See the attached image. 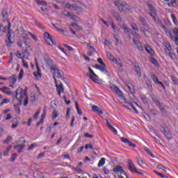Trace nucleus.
Segmentation results:
<instances>
[{"label": "nucleus", "mask_w": 178, "mask_h": 178, "mask_svg": "<svg viewBox=\"0 0 178 178\" xmlns=\"http://www.w3.org/2000/svg\"><path fill=\"white\" fill-rule=\"evenodd\" d=\"M15 98L19 101V105H22L24 99V106H27L29 104V96H27V92L25 90L23 92L22 88H18L15 90Z\"/></svg>", "instance_id": "1"}, {"label": "nucleus", "mask_w": 178, "mask_h": 178, "mask_svg": "<svg viewBox=\"0 0 178 178\" xmlns=\"http://www.w3.org/2000/svg\"><path fill=\"white\" fill-rule=\"evenodd\" d=\"M114 3L115 6H117V8L119 9L120 12H126L129 10V6L126 2L120 3L119 0H115Z\"/></svg>", "instance_id": "2"}, {"label": "nucleus", "mask_w": 178, "mask_h": 178, "mask_svg": "<svg viewBox=\"0 0 178 178\" xmlns=\"http://www.w3.org/2000/svg\"><path fill=\"white\" fill-rule=\"evenodd\" d=\"M44 38L45 42H47V44H48L49 45H51V47L54 45H56V42L52 40V37L51 36V35H49L48 32L44 33Z\"/></svg>", "instance_id": "3"}, {"label": "nucleus", "mask_w": 178, "mask_h": 178, "mask_svg": "<svg viewBox=\"0 0 178 178\" xmlns=\"http://www.w3.org/2000/svg\"><path fill=\"white\" fill-rule=\"evenodd\" d=\"M149 15L151 16V17H152L154 22H155L156 24H160V26L163 27L164 30H166V27H165V26L162 24V20H161L159 17H156V13H149Z\"/></svg>", "instance_id": "4"}, {"label": "nucleus", "mask_w": 178, "mask_h": 178, "mask_svg": "<svg viewBox=\"0 0 178 178\" xmlns=\"http://www.w3.org/2000/svg\"><path fill=\"white\" fill-rule=\"evenodd\" d=\"M50 70H54V76H56V77H58V79H62V77H63V72H62V70L58 69V67H50Z\"/></svg>", "instance_id": "5"}, {"label": "nucleus", "mask_w": 178, "mask_h": 178, "mask_svg": "<svg viewBox=\"0 0 178 178\" xmlns=\"http://www.w3.org/2000/svg\"><path fill=\"white\" fill-rule=\"evenodd\" d=\"M89 70V77L94 81L95 83H97V84H99V82H98V76L94 73V71L91 69V67H88Z\"/></svg>", "instance_id": "6"}, {"label": "nucleus", "mask_w": 178, "mask_h": 178, "mask_svg": "<svg viewBox=\"0 0 178 178\" xmlns=\"http://www.w3.org/2000/svg\"><path fill=\"white\" fill-rule=\"evenodd\" d=\"M128 169L132 173H134L137 170V168H136L134 163H133V161L131 160H128Z\"/></svg>", "instance_id": "7"}, {"label": "nucleus", "mask_w": 178, "mask_h": 178, "mask_svg": "<svg viewBox=\"0 0 178 178\" xmlns=\"http://www.w3.org/2000/svg\"><path fill=\"white\" fill-rule=\"evenodd\" d=\"M121 141L124 144H128L129 147H132V148H136V144H134L131 141L124 137L121 138Z\"/></svg>", "instance_id": "8"}, {"label": "nucleus", "mask_w": 178, "mask_h": 178, "mask_svg": "<svg viewBox=\"0 0 178 178\" xmlns=\"http://www.w3.org/2000/svg\"><path fill=\"white\" fill-rule=\"evenodd\" d=\"M9 90H10V88H9L6 86L0 88V91L3 92L4 94H6L7 95H13V97H15V95H13V92H10V91H9Z\"/></svg>", "instance_id": "9"}, {"label": "nucleus", "mask_w": 178, "mask_h": 178, "mask_svg": "<svg viewBox=\"0 0 178 178\" xmlns=\"http://www.w3.org/2000/svg\"><path fill=\"white\" fill-rule=\"evenodd\" d=\"M7 38L8 40L6 41L7 47H10L13 42H12V31H8L7 33Z\"/></svg>", "instance_id": "10"}, {"label": "nucleus", "mask_w": 178, "mask_h": 178, "mask_svg": "<svg viewBox=\"0 0 178 178\" xmlns=\"http://www.w3.org/2000/svg\"><path fill=\"white\" fill-rule=\"evenodd\" d=\"M56 91L59 95V97H60V92L64 93L65 92V88H63V84L61 83V82L60 83V85L56 84Z\"/></svg>", "instance_id": "11"}, {"label": "nucleus", "mask_w": 178, "mask_h": 178, "mask_svg": "<svg viewBox=\"0 0 178 178\" xmlns=\"http://www.w3.org/2000/svg\"><path fill=\"white\" fill-rule=\"evenodd\" d=\"M92 110L93 111V112H95L97 115H102L104 113V111H102V109L99 108L97 106H92Z\"/></svg>", "instance_id": "12"}, {"label": "nucleus", "mask_w": 178, "mask_h": 178, "mask_svg": "<svg viewBox=\"0 0 178 178\" xmlns=\"http://www.w3.org/2000/svg\"><path fill=\"white\" fill-rule=\"evenodd\" d=\"M139 22H140L143 27H148V22H147V19L144 18V17L140 15Z\"/></svg>", "instance_id": "13"}, {"label": "nucleus", "mask_w": 178, "mask_h": 178, "mask_svg": "<svg viewBox=\"0 0 178 178\" xmlns=\"http://www.w3.org/2000/svg\"><path fill=\"white\" fill-rule=\"evenodd\" d=\"M151 98H152L153 102H154V104H156V106L159 107L162 105V104L159 102V100L158 99L156 96H155V95H152Z\"/></svg>", "instance_id": "14"}, {"label": "nucleus", "mask_w": 178, "mask_h": 178, "mask_svg": "<svg viewBox=\"0 0 178 178\" xmlns=\"http://www.w3.org/2000/svg\"><path fill=\"white\" fill-rule=\"evenodd\" d=\"M134 70H135L136 73L138 76V77H141V69L138 65H134Z\"/></svg>", "instance_id": "15"}, {"label": "nucleus", "mask_w": 178, "mask_h": 178, "mask_svg": "<svg viewBox=\"0 0 178 178\" xmlns=\"http://www.w3.org/2000/svg\"><path fill=\"white\" fill-rule=\"evenodd\" d=\"M24 147H26V145L18 144L14 146V149H17V152L20 153V152H23V148H24Z\"/></svg>", "instance_id": "16"}, {"label": "nucleus", "mask_w": 178, "mask_h": 178, "mask_svg": "<svg viewBox=\"0 0 178 178\" xmlns=\"http://www.w3.org/2000/svg\"><path fill=\"white\" fill-rule=\"evenodd\" d=\"M35 65L38 71L36 72H33V75L35 76V77H41V70H40V67H38V63H37V60H35Z\"/></svg>", "instance_id": "17"}, {"label": "nucleus", "mask_w": 178, "mask_h": 178, "mask_svg": "<svg viewBox=\"0 0 178 178\" xmlns=\"http://www.w3.org/2000/svg\"><path fill=\"white\" fill-rule=\"evenodd\" d=\"M124 170H123V167L120 165H118L117 167L114 168L113 169V172H115V173H118L119 175L120 173H122Z\"/></svg>", "instance_id": "18"}, {"label": "nucleus", "mask_w": 178, "mask_h": 178, "mask_svg": "<svg viewBox=\"0 0 178 178\" xmlns=\"http://www.w3.org/2000/svg\"><path fill=\"white\" fill-rule=\"evenodd\" d=\"M112 15L113 17H115V19L117 20V22H122V17H120V15L116 13L115 10L112 11Z\"/></svg>", "instance_id": "19"}, {"label": "nucleus", "mask_w": 178, "mask_h": 178, "mask_svg": "<svg viewBox=\"0 0 178 178\" xmlns=\"http://www.w3.org/2000/svg\"><path fill=\"white\" fill-rule=\"evenodd\" d=\"M2 17L4 20H7L8 19V10H6V8H3L2 10Z\"/></svg>", "instance_id": "20"}, {"label": "nucleus", "mask_w": 178, "mask_h": 178, "mask_svg": "<svg viewBox=\"0 0 178 178\" xmlns=\"http://www.w3.org/2000/svg\"><path fill=\"white\" fill-rule=\"evenodd\" d=\"M127 87L131 94H136V89H134V86L131 83H129Z\"/></svg>", "instance_id": "21"}, {"label": "nucleus", "mask_w": 178, "mask_h": 178, "mask_svg": "<svg viewBox=\"0 0 178 178\" xmlns=\"http://www.w3.org/2000/svg\"><path fill=\"white\" fill-rule=\"evenodd\" d=\"M152 79L156 84H162V82L159 81V80L158 79V76H156V75L155 74L152 75Z\"/></svg>", "instance_id": "22"}, {"label": "nucleus", "mask_w": 178, "mask_h": 178, "mask_svg": "<svg viewBox=\"0 0 178 178\" xmlns=\"http://www.w3.org/2000/svg\"><path fill=\"white\" fill-rule=\"evenodd\" d=\"M72 9H73V10H78V12H83L84 11V9H83V8H81L76 4H74V6H72Z\"/></svg>", "instance_id": "23"}, {"label": "nucleus", "mask_w": 178, "mask_h": 178, "mask_svg": "<svg viewBox=\"0 0 178 178\" xmlns=\"http://www.w3.org/2000/svg\"><path fill=\"white\" fill-rule=\"evenodd\" d=\"M162 129L164 130V135L165 136V137H167V138H168V140H171L172 139V134H170V132L166 131V129H165V127H162Z\"/></svg>", "instance_id": "24"}, {"label": "nucleus", "mask_w": 178, "mask_h": 178, "mask_svg": "<svg viewBox=\"0 0 178 178\" xmlns=\"http://www.w3.org/2000/svg\"><path fill=\"white\" fill-rule=\"evenodd\" d=\"M158 108L160 109L163 116H168V113L166 112V110H165V108L162 106V104L159 106Z\"/></svg>", "instance_id": "25"}, {"label": "nucleus", "mask_w": 178, "mask_h": 178, "mask_svg": "<svg viewBox=\"0 0 178 178\" xmlns=\"http://www.w3.org/2000/svg\"><path fill=\"white\" fill-rule=\"evenodd\" d=\"M178 0H172L170 3H168V6H173L176 8L177 6Z\"/></svg>", "instance_id": "26"}, {"label": "nucleus", "mask_w": 178, "mask_h": 178, "mask_svg": "<svg viewBox=\"0 0 178 178\" xmlns=\"http://www.w3.org/2000/svg\"><path fill=\"white\" fill-rule=\"evenodd\" d=\"M75 106L78 115H79V116H81V115H83V111H81V109H80V107H79V103H77V102H75Z\"/></svg>", "instance_id": "27"}, {"label": "nucleus", "mask_w": 178, "mask_h": 178, "mask_svg": "<svg viewBox=\"0 0 178 178\" xmlns=\"http://www.w3.org/2000/svg\"><path fill=\"white\" fill-rule=\"evenodd\" d=\"M119 178H129V175L126 174V172H124V170L122 171L119 175H118Z\"/></svg>", "instance_id": "28"}, {"label": "nucleus", "mask_w": 178, "mask_h": 178, "mask_svg": "<svg viewBox=\"0 0 178 178\" xmlns=\"http://www.w3.org/2000/svg\"><path fill=\"white\" fill-rule=\"evenodd\" d=\"M145 49L146 50L147 54H149V55H152L154 54V50H152V49H151V47L149 46H145Z\"/></svg>", "instance_id": "29"}, {"label": "nucleus", "mask_w": 178, "mask_h": 178, "mask_svg": "<svg viewBox=\"0 0 178 178\" xmlns=\"http://www.w3.org/2000/svg\"><path fill=\"white\" fill-rule=\"evenodd\" d=\"M121 29H122V30H124V33L125 34H129V33H130V29L129 27L126 26V25H124V24L121 26Z\"/></svg>", "instance_id": "30"}, {"label": "nucleus", "mask_w": 178, "mask_h": 178, "mask_svg": "<svg viewBox=\"0 0 178 178\" xmlns=\"http://www.w3.org/2000/svg\"><path fill=\"white\" fill-rule=\"evenodd\" d=\"M13 123H15V124H13L11 126V128L16 129L17 127V126L19 125V122H17V118H14L13 120Z\"/></svg>", "instance_id": "31"}, {"label": "nucleus", "mask_w": 178, "mask_h": 178, "mask_svg": "<svg viewBox=\"0 0 178 178\" xmlns=\"http://www.w3.org/2000/svg\"><path fill=\"white\" fill-rule=\"evenodd\" d=\"M9 79L13 84H16V81H17V77L16 75H12Z\"/></svg>", "instance_id": "32"}, {"label": "nucleus", "mask_w": 178, "mask_h": 178, "mask_svg": "<svg viewBox=\"0 0 178 178\" xmlns=\"http://www.w3.org/2000/svg\"><path fill=\"white\" fill-rule=\"evenodd\" d=\"M87 47H88V48H89V51L90 52H93V54L97 52V50L95 49V48H94V47L91 46V43H88Z\"/></svg>", "instance_id": "33"}, {"label": "nucleus", "mask_w": 178, "mask_h": 178, "mask_svg": "<svg viewBox=\"0 0 178 178\" xmlns=\"http://www.w3.org/2000/svg\"><path fill=\"white\" fill-rule=\"evenodd\" d=\"M105 165V158H102L97 165L98 168H102V165Z\"/></svg>", "instance_id": "34"}, {"label": "nucleus", "mask_w": 178, "mask_h": 178, "mask_svg": "<svg viewBox=\"0 0 178 178\" xmlns=\"http://www.w3.org/2000/svg\"><path fill=\"white\" fill-rule=\"evenodd\" d=\"M113 62L116 63V65H118V66H120V67H123V64L122 63V60H117L116 58L113 59Z\"/></svg>", "instance_id": "35"}, {"label": "nucleus", "mask_w": 178, "mask_h": 178, "mask_svg": "<svg viewBox=\"0 0 178 178\" xmlns=\"http://www.w3.org/2000/svg\"><path fill=\"white\" fill-rule=\"evenodd\" d=\"M36 3L38 5H42V6H47V1H40V0H35Z\"/></svg>", "instance_id": "36"}, {"label": "nucleus", "mask_w": 178, "mask_h": 178, "mask_svg": "<svg viewBox=\"0 0 178 178\" xmlns=\"http://www.w3.org/2000/svg\"><path fill=\"white\" fill-rule=\"evenodd\" d=\"M71 26H74L76 27V30H77L78 31H81L83 30V27L79 26L76 23H72L71 24Z\"/></svg>", "instance_id": "37"}, {"label": "nucleus", "mask_w": 178, "mask_h": 178, "mask_svg": "<svg viewBox=\"0 0 178 178\" xmlns=\"http://www.w3.org/2000/svg\"><path fill=\"white\" fill-rule=\"evenodd\" d=\"M164 47H165V49H167V51H172V46H170V44H169V42H164Z\"/></svg>", "instance_id": "38"}, {"label": "nucleus", "mask_w": 178, "mask_h": 178, "mask_svg": "<svg viewBox=\"0 0 178 178\" xmlns=\"http://www.w3.org/2000/svg\"><path fill=\"white\" fill-rule=\"evenodd\" d=\"M40 113H41V108H39L35 113V114L33 115V119H35V120H37V119H38V116H40Z\"/></svg>", "instance_id": "39"}, {"label": "nucleus", "mask_w": 178, "mask_h": 178, "mask_svg": "<svg viewBox=\"0 0 178 178\" xmlns=\"http://www.w3.org/2000/svg\"><path fill=\"white\" fill-rule=\"evenodd\" d=\"M106 69V65L105 64H101V65L99 66V70H100V72H104Z\"/></svg>", "instance_id": "40"}, {"label": "nucleus", "mask_w": 178, "mask_h": 178, "mask_svg": "<svg viewBox=\"0 0 178 178\" xmlns=\"http://www.w3.org/2000/svg\"><path fill=\"white\" fill-rule=\"evenodd\" d=\"M149 10H150L151 13H156L155 11V8L151 4L147 5Z\"/></svg>", "instance_id": "41"}, {"label": "nucleus", "mask_w": 178, "mask_h": 178, "mask_svg": "<svg viewBox=\"0 0 178 178\" xmlns=\"http://www.w3.org/2000/svg\"><path fill=\"white\" fill-rule=\"evenodd\" d=\"M56 118H58V113L56 112V110L54 109L51 115V119H53V120H55Z\"/></svg>", "instance_id": "42"}, {"label": "nucleus", "mask_w": 178, "mask_h": 178, "mask_svg": "<svg viewBox=\"0 0 178 178\" xmlns=\"http://www.w3.org/2000/svg\"><path fill=\"white\" fill-rule=\"evenodd\" d=\"M10 148H12V147H7L6 149V150L3 152V155L4 156H8V154H9V151H10Z\"/></svg>", "instance_id": "43"}, {"label": "nucleus", "mask_w": 178, "mask_h": 178, "mask_svg": "<svg viewBox=\"0 0 178 178\" xmlns=\"http://www.w3.org/2000/svg\"><path fill=\"white\" fill-rule=\"evenodd\" d=\"M35 26L39 27V29H41L42 30L44 29V26H42V24L40 23L38 21L35 20Z\"/></svg>", "instance_id": "44"}, {"label": "nucleus", "mask_w": 178, "mask_h": 178, "mask_svg": "<svg viewBox=\"0 0 178 178\" xmlns=\"http://www.w3.org/2000/svg\"><path fill=\"white\" fill-rule=\"evenodd\" d=\"M144 149L146 152L148 153L149 155H150V156H152V158H155V156H154V154L151 152V150H149L148 147H145Z\"/></svg>", "instance_id": "45"}, {"label": "nucleus", "mask_w": 178, "mask_h": 178, "mask_svg": "<svg viewBox=\"0 0 178 178\" xmlns=\"http://www.w3.org/2000/svg\"><path fill=\"white\" fill-rule=\"evenodd\" d=\"M150 62H152V63L153 65H155V66H158V60H156V59H155V58L152 57L150 58Z\"/></svg>", "instance_id": "46"}, {"label": "nucleus", "mask_w": 178, "mask_h": 178, "mask_svg": "<svg viewBox=\"0 0 178 178\" xmlns=\"http://www.w3.org/2000/svg\"><path fill=\"white\" fill-rule=\"evenodd\" d=\"M171 18L172 19L173 23H175V24H178L177 19L176 18V16L175 15V14L171 15Z\"/></svg>", "instance_id": "47"}, {"label": "nucleus", "mask_w": 178, "mask_h": 178, "mask_svg": "<svg viewBox=\"0 0 178 178\" xmlns=\"http://www.w3.org/2000/svg\"><path fill=\"white\" fill-rule=\"evenodd\" d=\"M10 102V99H4L1 103H0V106H2V105L5 104H8Z\"/></svg>", "instance_id": "48"}, {"label": "nucleus", "mask_w": 178, "mask_h": 178, "mask_svg": "<svg viewBox=\"0 0 178 178\" xmlns=\"http://www.w3.org/2000/svg\"><path fill=\"white\" fill-rule=\"evenodd\" d=\"M23 74H24V71L22 69L18 76V80H22V79H23Z\"/></svg>", "instance_id": "49"}, {"label": "nucleus", "mask_w": 178, "mask_h": 178, "mask_svg": "<svg viewBox=\"0 0 178 178\" xmlns=\"http://www.w3.org/2000/svg\"><path fill=\"white\" fill-rule=\"evenodd\" d=\"M119 88H118L116 86H115V85H113L111 87V90L113 91V92L114 93V94H115V92L118 91V89Z\"/></svg>", "instance_id": "50"}, {"label": "nucleus", "mask_w": 178, "mask_h": 178, "mask_svg": "<svg viewBox=\"0 0 178 178\" xmlns=\"http://www.w3.org/2000/svg\"><path fill=\"white\" fill-rule=\"evenodd\" d=\"M119 88H118L116 86H115V85H113L111 87V90L113 91V92L114 93V94H115V92L118 91V89Z\"/></svg>", "instance_id": "51"}, {"label": "nucleus", "mask_w": 178, "mask_h": 178, "mask_svg": "<svg viewBox=\"0 0 178 178\" xmlns=\"http://www.w3.org/2000/svg\"><path fill=\"white\" fill-rule=\"evenodd\" d=\"M47 64L49 65V66H50V67H56V66L54 64V62L52 61V60H47Z\"/></svg>", "instance_id": "52"}, {"label": "nucleus", "mask_w": 178, "mask_h": 178, "mask_svg": "<svg viewBox=\"0 0 178 178\" xmlns=\"http://www.w3.org/2000/svg\"><path fill=\"white\" fill-rule=\"evenodd\" d=\"M141 99L143 102L145 104V105H148V99H147L145 96L142 97Z\"/></svg>", "instance_id": "53"}, {"label": "nucleus", "mask_w": 178, "mask_h": 178, "mask_svg": "<svg viewBox=\"0 0 178 178\" xmlns=\"http://www.w3.org/2000/svg\"><path fill=\"white\" fill-rule=\"evenodd\" d=\"M145 26H141L140 31H141V33H143L144 34V35H145L147 37L146 31H148V30L145 29Z\"/></svg>", "instance_id": "54"}, {"label": "nucleus", "mask_w": 178, "mask_h": 178, "mask_svg": "<svg viewBox=\"0 0 178 178\" xmlns=\"http://www.w3.org/2000/svg\"><path fill=\"white\" fill-rule=\"evenodd\" d=\"M129 106H131V108L134 111V112L136 113H138V111H137V108H136V107L134 106V104H133V103H129Z\"/></svg>", "instance_id": "55"}, {"label": "nucleus", "mask_w": 178, "mask_h": 178, "mask_svg": "<svg viewBox=\"0 0 178 178\" xmlns=\"http://www.w3.org/2000/svg\"><path fill=\"white\" fill-rule=\"evenodd\" d=\"M106 56H107V58H108V59H110L111 60H112V61H113V59H115V58H113V55H112V54H111V52H107V53H106Z\"/></svg>", "instance_id": "56"}, {"label": "nucleus", "mask_w": 178, "mask_h": 178, "mask_svg": "<svg viewBox=\"0 0 178 178\" xmlns=\"http://www.w3.org/2000/svg\"><path fill=\"white\" fill-rule=\"evenodd\" d=\"M12 140V136H8L7 138L3 141L4 144H9V142Z\"/></svg>", "instance_id": "57"}, {"label": "nucleus", "mask_w": 178, "mask_h": 178, "mask_svg": "<svg viewBox=\"0 0 178 178\" xmlns=\"http://www.w3.org/2000/svg\"><path fill=\"white\" fill-rule=\"evenodd\" d=\"M111 27H112V29H113L115 32H116L119 30L118 26L113 22H111Z\"/></svg>", "instance_id": "58"}, {"label": "nucleus", "mask_w": 178, "mask_h": 178, "mask_svg": "<svg viewBox=\"0 0 178 178\" xmlns=\"http://www.w3.org/2000/svg\"><path fill=\"white\" fill-rule=\"evenodd\" d=\"M17 157V154H13L11 156L10 161L15 162V161H16Z\"/></svg>", "instance_id": "59"}, {"label": "nucleus", "mask_w": 178, "mask_h": 178, "mask_svg": "<svg viewBox=\"0 0 178 178\" xmlns=\"http://www.w3.org/2000/svg\"><path fill=\"white\" fill-rule=\"evenodd\" d=\"M22 143H23L24 144L26 143V140H24V138H23V137L19 138L18 140V144L21 145Z\"/></svg>", "instance_id": "60"}, {"label": "nucleus", "mask_w": 178, "mask_h": 178, "mask_svg": "<svg viewBox=\"0 0 178 178\" xmlns=\"http://www.w3.org/2000/svg\"><path fill=\"white\" fill-rule=\"evenodd\" d=\"M115 94H117L118 97H123V92H122V90L119 88L117 90V92H115Z\"/></svg>", "instance_id": "61"}, {"label": "nucleus", "mask_w": 178, "mask_h": 178, "mask_svg": "<svg viewBox=\"0 0 178 178\" xmlns=\"http://www.w3.org/2000/svg\"><path fill=\"white\" fill-rule=\"evenodd\" d=\"M131 26L134 30H136V31H138V27L137 26V24H136L135 23L131 24Z\"/></svg>", "instance_id": "62"}, {"label": "nucleus", "mask_w": 178, "mask_h": 178, "mask_svg": "<svg viewBox=\"0 0 178 178\" xmlns=\"http://www.w3.org/2000/svg\"><path fill=\"white\" fill-rule=\"evenodd\" d=\"M171 80L174 83V84H175V86H177V78H176L175 76H172L171 77Z\"/></svg>", "instance_id": "63"}, {"label": "nucleus", "mask_w": 178, "mask_h": 178, "mask_svg": "<svg viewBox=\"0 0 178 178\" xmlns=\"http://www.w3.org/2000/svg\"><path fill=\"white\" fill-rule=\"evenodd\" d=\"M14 108L17 112V113L20 115V107H19V106L15 104L14 105Z\"/></svg>", "instance_id": "64"}]
</instances>
